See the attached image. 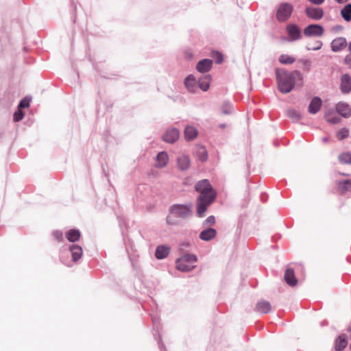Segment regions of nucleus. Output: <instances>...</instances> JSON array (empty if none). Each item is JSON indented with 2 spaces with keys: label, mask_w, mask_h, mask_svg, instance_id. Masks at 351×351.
Returning a JSON list of instances; mask_svg holds the SVG:
<instances>
[{
  "label": "nucleus",
  "mask_w": 351,
  "mask_h": 351,
  "mask_svg": "<svg viewBox=\"0 0 351 351\" xmlns=\"http://www.w3.org/2000/svg\"><path fill=\"white\" fill-rule=\"evenodd\" d=\"M215 61L217 63H219V58H217Z\"/></svg>",
  "instance_id": "de8ad7c7"
},
{
  "label": "nucleus",
  "mask_w": 351,
  "mask_h": 351,
  "mask_svg": "<svg viewBox=\"0 0 351 351\" xmlns=\"http://www.w3.org/2000/svg\"><path fill=\"white\" fill-rule=\"evenodd\" d=\"M276 76L278 82V90L284 94L290 93L295 84V82L302 84L303 75L300 71L295 70L289 72L284 69H276Z\"/></svg>",
  "instance_id": "f03ea898"
},
{
  "label": "nucleus",
  "mask_w": 351,
  "mask_h": 351,
  "mask_svg": "<svg viewBox=\"0 0 351 351\" xmlns=\"http://www.w3.org/2000/svg\"><path fill=\"white\" fill-rule=\"evenodd\" d=\"M206 221L208 223H213L215 222V217H213V216H210L207 218L206 219Z\"/></svg>",
  "instance_id": "79ce46f5"
},
{
  "label": "nucleus",
  "mask_w": 351,
  "mask_h": 351,
  "mask_svg": "<svg viewBox=\"0 0 351 351\" xmlns=\"http://www.w3.org/2000/svg\"><path fill=\"white\" fill-rule=\"evenodd\" d=\"M304 34L306 36H322L324 34V28L322 26L317 24L308 25L304 29Z\"/></svg>",
  "instance_id": "423d86ee"
},
{
  "label": "nucleus",
  "mask_w": 351,
  "mask_h": 351,
  "mask_svg": "<svg viewBox=\"0 0 351 351\" xmlns=\"http://www.w3.org/2000/svg\"><path fill=\"white\" fill-rule=\"evenodd\" d=\"M197 257L193 254H185L176 261V268L181 271H189L195 267Z\"/></svg>",
  "instance_id": "7ed1b4c3"
},
{
  "label": "nucleus",
  "mask_w": 351,
  "mask_h": 351,
  "mask_svg": "<svg viewBox=\"0 0 351 351\" xmlns=\"http://www.w3.org/2000/svg\"><path fill=\"white\" fill-rule=\"evenodd\" d=\"M198 135L197 129L192 125L186 126L184 131V138L187 141H194Z\"/></svg>",
  "instance_id": "9b49d317"
},
{
  "label": "nucleus",
  "mask_w": 351,
  "mask_h": 351,
  "mask_svg": "<svg viewBox=\"0 0 351 351\" xmlns=\"http://www.w3.org/2000/svg\"><path fill=\"white\" fill-rule=\"evenodd\" d=\"M308 1L313 4L317 5H319L324 2V0H308Z\"/></svg>",
  "instance_id": "58836bf2"
},
{
  "label": "nucleus",
  "mask_w": 351,
  "mask_h": 351,
  "mask_svg": "<svg viewBox=\"0 0 351 351\" xmlns=\"http://www.w3.org/2000/svg\"><path fill=\"white\" fill-rule=\"evenodd\" d=\"M271 304L267 301H260L256 304V310L261 313H267L271 311Z\"/></svg>",
  "instance_id": "412c9836"
},
{
  "label": "nucleus",
  "mask_w": 351,
  "mask_h": 351,
  "mask_svg": "<svg viewBox=\"0 0 351 351\" xmlns=\"http://www.w3.org/2000/svg\"><path fill=\"white\" fill-rule=\"evenodd\" d=\"M338 186L341 193L351 192V180L339 182Z\"/></svg>",
  "instance_id": "c85d7f7f"
},
{
  "label": "nucleus",
  "mask_w": 351,
  "mask_h": 351,
  "mask_svg": "<svg viewBox=\"0 0 351 351\" xmlns=\"http://www.w3.org/2000/svg\"><path fill=\"white\" fill-rule=\"evenodd\" d=\"M341 16L346 21H350L351 20V4L346 5L341 10Z\"/></svg>",
  "instance_id": "c756f323"
},
{
  "label": "nucleus",
  "mask_w": 351,
  "mask_h": 351,
  "mask_svg": "<svg viewBox=\"0 0 351 351\" xmlns=\"http://www.w3.org/2000/svg\"><path fill=\"white\" fill-rule=\"evenodd\" d=\"M303 64L306 67L307 70L310 69V66H311V62H310V60H304Z\"/></svg>",
  "instance_id": "a19ab883"
},
{
  "label": "nucleus",
  "mask_w": 351,
  "mask_h": 351,
  "mask_svg": "<svg viewBox=\"0 0 351 351\" xmlns=\"http://www.w3.org/2000/svg\"><path fill=\"white\" fill-rule=\"evenodd\" d=\"M306 16L313 20H320L324 16V11L320 8L306 7L305 9Z\"/></svg>",
  "instance_id": "0eeeda50"
},
{
  "label": "nucleus",
  "mask_w": 351,
  "mask_h": 351,
  "mask_svg": "<svg viewBox=\"0 0 351 351\" xmlns=\"http://www.w3.org/2000/svg\"><path fill=\"white\" fill-rule=\"evenodd\" d=\"M195 191L199 193L196 208L199 217H203L208 206L215 201L217 193L208 180H202L196 183Z\"/></svg>",
  "instance_id": "f257e3e1"
},
{
  "label": "nucleus",
  "mask_w": 351,
  "mask_h": 351,
  "mask_svg": "<svg viewBox=\"0 0 351 351\" xmlns=\"http://www.w3.org/2000/svg\"><path fill=\"white\" fill-rule=\"evenodd\" d=\"M336 110L343 117H349L351 115V109L348 104L339 102L336 105Z\"/></svg>",
  "instance_id": "2eb2a0df"
},
{
  "label": "nucleus",
  "mask_w": 351,
  "mask_h": 351,
  "mask_svg": "<svg viewBox=\"0 0 351 351\" xmlns=\"http://www.w3.org/2000/svg\"><path fill=\"white\" fill-rule=\"evenodd\" d=\"M325 118L328 122L332 124H337L341 121V119L332 110L326 113Z\"/></svg>",
  "instance_id": "cd10ccee"
},
{
  "label": "nucleus",
  "mask_w": 351,
  "mask_h": 351,
  "mask_svg": "<svg viewBox=\"0 0 351 351\" xmlns=\"http://www.w3.org/2000/svg\"><path fill=\"white\" fill-rule=\"evenodd\" d=\"M23 112L21 109H19L16 112H15L14 114V121H19L21 120L23 118Z\"/></svg>",
  "instance_id": "c9c22d12"
},
{
  "label": "nucleus",
  "mask_w": 351,
  "mask_h": 351,
  "mask_svg": "<svg viewBox=\"0 0 351 351\" xmlns=\"http://www.w3.org/2000/svg\"><path fill=\"white\" fill-rule=\"evenodd\" d=\"M234 108L233 104L229 101H224L221 106V114L230 115L234 113Z\"/></svg>",
  "instance_id": "aec40b11"
},
{
  "label": "nucleus",
  "mask_w": 351,
  "mask_h": 351,
  "mask_svg": "<svg viewBox=\"0 0 351 351\" xmlns=\"http://www.w3.org/2000/svg\"><path fill=\"white\" fill-rule=\"evenodd\" d=\"M209 84L210 78L208 76H204L199 80V87L204 91L209 88Z\"/></svg>",
  "instance_id": "2f4dec72"
},
{
  "label": "nucleus",
  "mask_w": 351,
  "mask_h": 351,
  "mask_svg": "<svg viewBox=\"0 0 351 351\" xmlns=\"http://www.w3.org/2000/svg\"><path fill=\"white\" fill-rule=\"evenodd\" d=\"M322 105V101L319 97H315L311 101L308 107V112L310 114H315L317 113Z\"/></svg>",
  "instance_id": "9d476101"
},
{
  "label": "nucleus",
  "mask_w": 351,
  "mask_h": 351,
  "mask_svg": "<svg viewBox=\"0 0 351 351\" xmlns=\"http://www.w3.org/2000/svg\"><path fill=\"white\" fill-rule=\"evenodd\" d=\"M348 134H349V131L347 128H342L341 129L338 133H337V136H338V138L339 140H342L345 138H347L348 136Z\"/></svg>",
  "instance_id": "f704fd0d"
},
{
  "label": "nucleus",
  "mask_w": 351,
  "mask_h": 351,
  "mask_svg": "<svg viewBox=\"0 0 351 351\" xmlns=\"http://www.w3.org/2000/svg\"><path fill=\"white\" fill-rule=\"evenodd\" d=\"M179 136L178 130L172 128L166 131L162 136V140L168 143H173L178 139Z\"/></svg>",
  "instance_id": "6e6552de"
},
{
  "label": "nucleus",
  "mask_w": 351,
  "mask_h": 351,
  "mask_svg": "<svg viewBox=\"0 0 351 351\" xmlns=\"http://www.w3.org/2000/svg\"><path fill=\"white\" fill-rule=\"evenodd\" d=\"M213 65V61L210 59H203L198 62L196 69L200 73H206L210 71Z\"/></svg>",
  "instance_id": "4468645a"
},
{
  "label": "nucleus",
  "mask_w": 351,
  "mask_h": 351,
  "mask_svg": "<svg viewBox=\"0 0 351 351\" xmlns=\"http://www.w3.org/2000/svg\"><path fill=\"white\" fill-rule=\"evenodd\" d=\"M287 31L292 40H299L302 37L301 31L295 24H289L287 26Z\"/></svg>",
  "instance_id": "f8f14e48"
},
{
  "label": "nucleus",
  "mask_w": 351,
  "mask_h": 351,
  "mask_svg": "<svg viewBox=\"0 0 351 351\" xmlns=\"http://www.w3.org/2000/svg\"><path fill=\"white\" fill-rule=\"evenodd\" d=\"M344 62L350 69H351V55L348 54L345 57Z\"/></svg>",
  "instance_id": "4c0bfd02"
},
{
  "label": "nucleus",
  "mask_w": 351,
  "mask_h": 351,
  "mask_svg": "<svg viewBox=\"0 0 351 351\" xmlns=\"http://www.w3.org/2000/svg\"><path fill=\"white\" fill-rule=\"evenodd\" d=\"M341 89L343 93H348L351 91V77L348 74H344L341 77Z\"/></svg>",
  "instance_id": "dca6fc26"
},
{
  "label": "nucleus",
  "mask_w": 351,
  "mask_h": 351,
  "mask_svg": "<svg viewBox=\"0 0 351 351\" xmlns=\"http://www.w3.org/2000/svg\"><path fill=\"white\" fill-rule=\"evenodd\" d=\"M322 141L323 143H328V138L327 137H323L322 138Z\"/></svg>",
  "instance_id": "c03bdc74"
},
{
  "label": "nucleus",
  "mask_w": 351,
  "mask_h": 351,
  "mask_svg": "<svg viewBox=\"0 0 351 351\" xmlns=\"http://www.w3.org/2000/svg\"><path fill=\"white\" fill-rule=\"evenodd\" d=\"M177 164L180 170L184 171L190 167L191 160L188 156L183 154L178 158Z\"/></svg>",
  "instance_id": "f3484780"
},
{
  "label": "nucleus",
  "mask_w": 351,
  "mask_h": 351,
  "mask_svg": "<svg viewBox=\"0 0 351 351\" xmlns=\"http://www.w3.org/2000/svg\"><path fill=\"white\" fill-rule=\"evenodd\" d=\"M170 212L172 215L179 217H186L191 213L190 207L185 205H174L171 207Z\"/></svg>",
  "instance_id": "39448f33"
},
{
  "label": "nucleus",
  "mask_w": 351,
  "mask_h": 351,
  "mask_svg": "<svg viewBox=\"0 0 351 351\" xmlns=\"http://www.w3.org/2000/svg\"><path fill=\"white\" fill-rule=\"evenodd\" d=\"M226 126H227V125H225V124H221V125H220L221 128H226Z\"/></svg>",
  "instance_id": "49530a36"
},
{
  "label": "nucleus",
  "mask_w": 351,
  "mask_h": 351,
  "mask_svg": "<svg viewBox=\"0 0 351 351\" xmlns=\"http://www.w3.org/2000/svg\"><path fill=\"white\" fill-rule=\"evenodd\" d=\"M29 99H28L27 98H24L20 101L19 108H24L29 107Z\"/></svg>",
  "instance_id": "e433bc0d"
},
{
  "label": "nucleus",
  "mask_w": 351,
  "mask_h": 351,
  "mask_svg": "<svg viewBox=\"0 0 351 351\" xmlns=\"http://www.w3.org/2000/svg\"><path fill=\"white\" fill-rule=\"evenodd\" d=\"M186 88L191 92H195L196 90V80L193 75H189L184 80Z\"/></svg>",
  "instance_id": "5701e85b"
},
{
  "label": "nucleus",
  "mask_w": 351,
  "mask_h": 351,
  "mask_svg": "<svg viewBox=\"0 0 351 351\" xmlns=\"http://www.w3.org/2000/svg\"><path fill=\"white\" fill-rule=\"evenodd\" d=\"M284 278H285V280L286 282L289 285H290L291 287H293V286H295L297 285L298 280L295 278L294 271H293V270L292 269H287L285 271V274Z\"/></svg>",
  "instance_id": "a211bd4d"
},
{
  "label": "nucleus",
  "mask_w": 351,
  "mask_h": 351,
  "mask_svg": "<svg viewBox=\"0 0 351 351\" xmlns=\"http://www.w3.org/2000/svg\"><path fill=\"white\" fill-rule=\"evenodd\" d=\"M348 344V341L344 335H340L335 343V350L337 351L343 350Z\"/></svg>",
  "instance_id": "a878e982"
},
{
  "label": "nucleus",
  "mask_w": 351,
  "mask_h": 351,
  "mask_svg": "<svg viewBox=\"0 0 351 351\" xmlns=\"http://www.w3.org/2000/svg\"><path fill=\"white\" fill-rule=\"evenodd\" d=\"M54 235L56 237V238L58 241H61V239L62 238V234L61 232H56L54 233Z\"/></svg>",
  "instance_id": "37998d69"
},
{
  "label": "nucleus",
  "mask_w": 351,
  "mask_h": 351,
  "mask_svg": "<svg viewBox=\"0 0 351 351\" xmlns=\"http://www.w3.org/2000/svg\"><path fill=\"white\" fill-rule=\"evenodd\" d=\"M339 160L345 164L351 163V154L348 152L342 153L339 156Z\"/></svg>",
  "instance_id": "72a5a7b5"
},
{
  "label": "nucleus",
  "mask_w": 351,
  "mask_h": 351,
  "mask_svg": "<svg viewBox=\"0 0 351 351\" xmlns=\"http://www.w3.org/2000/svg\"><path fill=\"white\" fill-rule=\"evenodd\" d=\"M348 51H350V54L351 55V41L348 44Z\"/></svg>",
  "instance_id": "a18cd8bd"
},
{
  "label": "nucleus",
  "mask_w": 351,
  "mask_h": 351,
  "mask_svg": "<svg viewBox=\"0 0 351 351\" xmlns=\"http://www.w3.org/2000/svg\"><path fill=\"white\" fill-rule=\"evenodd\" d=\"M70 250L71 252L73 261H77L81 258L82 255V248L80 246L73 245L70 247Z\"/></svg>",
  "instance_id": "393cba45"
},
{
  "label": "nucleus",
  "mask_w": 351,
  "mask_h": 351,
  "mask_svg": "<svg viewBox=\"0 0 351 351\" xmlns=\"http://www.w3.org/2000/svg\"><path fill=\"white\" fill-rule=\"evenodd\" d=\"M196 156L202 162H204L207 160L208 152L204 146H198L197 147Z\"/></svg>",
  "instance_id": "bb28decb"
},
{
  "label": "nucleus",
  "mask_w": 351,
  "mask_h": 351,
  "mask_svg": "<svg viewBox=\"0 0 351 351\" xmlns=\"http://www.w3.org/2000/svg\"><path fill=\"white\" fill-rule=\"evenodd\" d=\"M168 162L169 156L167 153L165 152H161L158 153L156 156L155 166L157 168H163L167 166Z\"/></svg>",
  "instance_id": "ddd939ff"
},
{
  "label": "nucleus",
  "mask_w": 351,
  "mask_h": 351,
  "mask_svg": "<svg viewBox=\"0 0 351 351\" xmlns=\"http://www.w3.org/2000/svg\"><path fill=\"white\" fill-rule=\"evenodd\" d=\"M293 6L288 3H282L280 4L276 11V19L280 22L287 21L291 16L293 12Z\"/></svg>",
  "instance_id": "20e7f679"
},
{
  "label": "nucleus",
  "mask_w": 351,
  "mask_h": 351,
  "mask_svg": "<svg viewBox=\"0 0 351 351\" xmlns=\"http://www.w3.org/2000/svg\"><path fill=\"white\" fill-rule=\"evenodd\" d=\"M295 58L287 55V54H282L279 57V62L281 64H290L295 62Z\"/></svg>",
  "instance_id": "473e14b6"
},
{
  "label": "nucleus",
  "mask_w": 351,
  "mask_h": 351,
  "mask_svg": "<svg viewBox=\"0 0 351 351\" xmlns=\"http://www.w3.org/2000/svg\"><path fill=\"white\" fill-rule=\"evenodd\" d=\"M169 247L165 245H160L156 248L155 256L158 259H162L168 256Z\"/></svg>",
  "instance_id": "b1692460"
},
{
  "label": "nucleus",
  "mask_w": 351,
  "mask_h": 351,
  "mask_svg": "<svg viewBox=\"0 0 351 351\" xmlns=\"http://www.w3.org/2000/svg\"><path fill=\"white\" fill-rule=\"evenodd\" d=\"M169 219V217L167 218V223H170Z\"/></svg>",
  "instance_id": "09e8293b"
},
{
  "label": "nucleus",
  "mask_w": 351,
  "mask_h": 351,
  "mask_svg": "<svg viewBox=\"0 0 351 351\" xmlns=\"http://www.w3.org/2000/svg\"><path fill=\"white\" fill-rule=\"evenodd\" d=\"M226 346L229 347L230 345L228 343H226Z\"/></svg>",
  "instance_id": "8fccbe9b"
},
{
  "label": "nucleus",
  "mask_w": 351,
  "mask_h": 351,
  "mask_svg": "<svg viewBox=\"0 0 351 351\" xmlns=\"http://www.w3.org/2000/svg\"><path fill=\"white\" fill-rule=\"evenodd\" d=\"M348 45L347 40L343 37H338L331 43V49L334 52H338L344 49Z\"/></svg>",
  "instance_id": "1a4fd4ad"
},
{
  "label": "nucleus",
  "mask_w": 351,
  "mask_h": 351,
  "mask_svg": "<svg viewBox=\"0 0 351 351\" xmlns=\"http://www.w3.org/2000/svg\"><path fill=\"white\" fill-rule=\"evenodd\" d=\"M287 115L293 121H299L302 118V115L298 110L295 109H289L287 111Z\"/></svg>",
  "instance_id": "7c9ffc66"
},
{
  "label": "nucleus",
  "mask_w": 351,
  "mask_h": 351,
  "mask_svg": "<svg viewBox=\"0 0 351 351\" xmlns=\"http://www.w3.org/2000/svg\"><path fill=\"white\" fill-rule=\"evenodd\" d=\"M66 238L70 242L77 241L80 238V232L78 230L71 229L66 232Z\"/></svg>",
  "instance_id": "4be33fe9"
},
{
  "label": "nucleus",
  "mask_w": 351,
  "mask_h": 351,
  "mask_svg": "<svg viewBox=\"0 0 351 351\" xmlns=\"http://www.w3.org/2000/svg\"><path fill=\"white\" fill-rule=\"evenodd\" d=\"M316 45H317L316 47L313 48V50H319L322 47V43L321 41H317Z\"/></svg>",
  "instance_id": "ea45409f"
},
{
  "label": "nucleus",
  "mask_w": 351,
  "mask_h": 351,
  "mask_svg": "<svg viewBox=\"0 0 351 351\" xmlns=\"http://www.w3.org/2000/svg\"><path fill=\"white\" fill-rule=\"evenodd\" d=\"M216 235V230L213 228H208L201 232V233L199 234V238L203 241H208L215 238Z\"/></svg>",
  "instance_id": "6ab92c4d"
}]
</instances>
